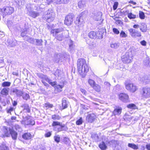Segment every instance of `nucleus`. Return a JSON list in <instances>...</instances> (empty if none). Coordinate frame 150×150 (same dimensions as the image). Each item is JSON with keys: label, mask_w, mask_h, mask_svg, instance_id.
Instances as JSON below:
<instances>
[{"label": "nucleus", "mask_w": 150, "mask_h": 150, "mask_svg": "<svg viewBox=\"0 0 150 150\" xmlns=\"http://www.w3.org/2000/svg\"><path fill=\"white\" fill-rule=\"evenodd\" d=\"M77 65L78 72L80 74L87 72L89 69L85 59H78Z\"/></svg>", "instance_id": "1"}, {"label": "nucleus", "mask_w": 150, "mask_h": 150, "mask_svg": "<svg viewBox=\"0 0 150 150\" xmlns=\"http://www.w3.org/2000/svg\"><path fill=\"white\" fill-rule=\"evenodd\" d=\"M63 29L61 28L58 29H54L52 30L51 33L53 34L54 36H56V38L59 41H61L64 38L62 32L63 31Z\"/></svg>", "instance_id": "2"}, {"label": "nucleus", "mask_w": 150, "mask_h": 150, "mask_svg": "<svg viewBox=\"0 0 150 150\" xmlns=\"http://www.w3.org/2000/svg\"><path fill=\"white\" fill-rule=\"evenodd\" d=\"M55 14L52 10H49L43 16V18L48 23H51L54 19Z\"/></svg>", "instance_id": "3"}, {"label": "nucleus", "mask_w": 150, "mask_h": 150, "mask_svg": "<svg viewBox=\"0 0 150 150\" xmlns=\"http://www.w3.org/2000/svg\"><path fill=\"white\" fill-rule=\"evenodd\" d=\"M86 12H82L76 18L75 22L76 25L78 26L82 25L84 23L85 18L86 16Z\"/></svg>", "instance_id": "4"}, {"label": "nucleus", "mask_w": 150, "mask_h": 150, "mask_svg": "<svg viewBox=\"0 0 150 150\" xmlns=\"http://www.w3.org/2000/svg\"><path fill=\"white\" fill-rule=\"evenodd\" d=\"M26 8L28 11L27 13L33 18H35L39 16V12L33 11L32 8L29 6L28 5L26 7Z\"/></svg>", "instance_id": "5"}, {"label": "nucleus", "mask_w": 150, "mask_h": 150, "mask_svg": "<svg viewBox=\"0 0 150 150\" xmlns=\"http://www.w3.org/2000/svg\"><path fill=\"white\" fill-rule=\"evenodd\" d=\"M126 89L132 93H134L138 89V87L135 84L132 83L125 84Z\"/></svg>", "instance_id": "6"}, {"label": "nucleus", "mask_w": 150, "mask_h": 150, "mask_svg": "<svg viewBox=\"0 0 150 150\" xmlns=\"http://www.w3.org/2000/svg\"><path fill=\"white\" fill-rule=\"evenodd\" d=\"M0 11H1L5 15H10L13 12L14 9L11 7L6 6L3 8L2 9L0 8Z\"/></svg>", "instance_id": "7"}, {"label": "nucleus", "mask_w": 150, "mask_h": 150, "mask_svg": "<svg viewBox=\"0 0 150 150\" xmlns=\"http://www.w3.org/2000/svg\"><path fill=\"white\" fill-rule=\"evenodd\" d=\"M74 15L72 14H69L65 17L64 23L67 25H71L73 22Z\"/></svg>", "instance_id": "8"}, {"label": "nucleus", "mask_w": 150, "mask_h": 150, "mask_svg": "<svg viewBox=\"0 0 150 150\" xmlns=\"http://www.w3.org/2000/svg\"><path fill=\"white\" fill-rule=\"evenodd\" d=\"M122 60L124 63H129L131 62L132 59V56H130L129 52H127L125 55L122 56Z\"/></svg>", "instance_id": "9"}, {"label": "nucleus", "mask_w": 150, "mask_h": 150, "mask_svg": "<svg viewBox=\"0 0 150 150\" xmlns=\"http://www.w3.org/2000/svg\"><path fill=\"white\" fill-rule=\"evenodd\" d=\"M142 96L147 98L150 97V88L144 87L143 88L142 92Z\"/></svg>", "instance_id": "10"}, {"label": "nucleus", "mask_w": 150, "mask_h": 150, "mask_svg": "<svg viewBox=\"0 0 150 150\" xmlns=\"http://www.w3.org/2000/svg\"><path fill=\"white\" fill-rule=\"evenodd\" d=\"M38 76L42 79V80H45L52 86H53L55 84L54 82H52V81L49 79L46 75H45L41 74H37Z\"/></svg>", "instance_id": "11"}, {"label": "nucleus", "mask_w": 150, "mask_h": 150, "mask_svg": "<svg viewBox=\"0 0 150 150\" xmlns=\"http://www.w3.org/2000/svg\"><path fill=\"white\" fill-rule=\"evenodd\" d=\"M96 117V115L93 113L88 114L86 117V120L88 122L92 123L95 120Z\"/></svg>", "instance_id": "12"}, {"label": "nucleus", "mask_w": 150, "mask_h": 150, "mask_svg": "<svg viewBox=\"0 0 150 150\" xmlns=\"http://www.w3.org/2000/svg\"><path fill=\"white\" fill-rule=\"evenodd\" d=\"M23 121L25 125H33L35 122L34 121L31 119L30 117H26L24 118Z\"/></svg>", "instance_id": "13"}, {"label": "nucleus", "mask_w": 150, "mask_h": 150, "mask_svg": "<svg viewBox=\"0 0 150 150\" xmlns=\"http://www.w3.org/2000/svg\"><path fill=\"white\" fill-rule=\"evenodd\" d=\"M119 98L122 101L127 102L128 100V96L125 93H121L119 95Z\"/></svg>", "instance_id": "14"}, {"label": "nucleus", "mask_w": 150, "mask_h": 150, "mask_svg": "<svg viewBox=\"0 0 150 150\" xmlns=\"http://www.w3.org/2000/svg\"><path fill=\"white\" fill-rule=\"evenodd\" d=\"M54 82L55 84L52 86H54L55 90H57L58 92H61L62 91V89L64 86V84L63 83H62L60 84H57L56 83V82L55 81H53Z\"/></svg>", "instance_id": "15"}, {"label": "nucleus", "mask_w": 150, "mask_h": 150, "mask_svg": "<svg viewBox=\"0 0 150 150\" xmlns=\"http://www.w3.org/2000/svg\"><path fill=\"white\" fill-rule=\"evenodd\" d=\"M47 1L48 3L53 2L56 4H66L68 1V0H47Z\"/></svg>", "instance_id": "16"}, {"label": "nucleus", "mask_w": 150, "mask_h": 150, "mask_svg": "<svg viewBox=\"0 0 150 150\" xmlns=\"http://www.w3.org/2000/svg\"><path fill=\"white\" fill-rule=\"evenodd\" d=\"M12 129L5 127L3 131L5 136L7 137H10L11 132V130Z\"/></svg>", "instance_id": "17"}, {"label": "nucleus", "mask_w": 150, "mask_h": 150, "mask_svg": "<svg viewBox=\"0 0 150 150\" xmlns=\"http://www.w3.org/2000/svg\"><path fill=\"white\" fill-rule=\"evenodd\" d=\"M12 92L15 93L17 96L20 97L22 96L23 92L21 90H19L17 88H14L13 89Z\"/></svg>", "instance_id": "18"}, {"label": "nucleus", "mask_w": 150, "mask_h": 150, "mask_svg": "<svg viewBox=\"0 0 150 150\" xmlns=\"http://www.w3.org/2000/svg\"><path fill=\"white\" fill-rule=\"evenodd\" d=\"M101 13L100 12H98L94 13L93 18L96 21L100 20L101 19Z\"/></svg>", "instance_id": "19"}, {"label": "nucleus", "mask_w": 150, "mask_h": 150, "mask_svg": "<svg viewBox=\"0 0 150 150\" xmlns=\"http://www.w3.org/2000/svg\"><path fill=\"white\" fill-rule=\"evenodd\" d=\"M9 90V88H4L1 90L0 93L2 95L6 96L8 95Z\"/></svg>", "instance_id": "20"}, {"label": "nucleus", "mask_w": 150, "mask_h": 150, "mask_svg": "<svg viewBox=\"0 0 150 150\" xmlns=\"http://www.w3.org/2000/svg\"><path fill=\"white\" fill-rule=\"evenodd\" d=\"M56 126H59L63 128L64 127L65 125L58 121H53L52 124V126L54 127Z\"/></svg>", "instance_id": "21"}, {"label": "nucleus", "mask_w": 150, "mask_h": 150, "mask_svg": "<svg viewBox=\"0 0 150 150\" xmlns=\"http://www.w3.org/2000/svg\"><path fill=\"white\" fill-rule=\"evenodd\" d=\"M88 36L90 38L93 39L96 38L97 37L96 32L93 31L89 32Z\"/></svg>", "instance_id": "22"}, {"label": "nucleus", "mask_w": 150, "mask_h": 150, "mask_svg": "<svg viewBox=\"0 0 150 150\" xmlns=\"http://www.w3.org/2000/svg\"><path fill=\"white\" fill-rule=\"evenodd\" d=\"M10 135L13 140H15L17 139L18 135L17 133L13 129L11 130Z\"/></svg>", "instance_id": "23"}, {"label": "nucleus", "mask_w": 150, "mask_h": 150, "mask_svg": "<svg viewBox=\"0 0 150 150\" xmlns=\"http://www.w3.org/2000/svg\"><path fill=\"white\" fill-rule=\"evenodd\" d=\"M23 138L26 140L30 139L32 138V135L30 133H25L22 136Z\"/></svg>", "instance_id": "24"}, {"label": "nucleus", "mask_w": 150, "mask_h": 150, "mask_svg": "<svg viewBox=\"0 0 150 150\" xmlns=\"http://www.w3.org/2000/svg\"><path fill=\"white\" fill-rule=\"evenodd\" d=\"M120 45L119 42H112L110 44V46L112 48L116 49L119 47Z\"/></svg>", "instance_id": "25"}, {"label": "nucleus", "mask_w": 150, "mask_h": 150, "mask_svg": "<svg viewBox=\"0 0 150 150\" xmlns=\"http://www.w3.org/2000/svg\"><path fill=\"white\" fill-rule=\"evenodd\" d=\"M92 88L97 92H99L101 91V87L98 84L96 83Z\"/></svg>", "instance_id": "26"}, {"label": "nucleus", "mask_w": 150, "mask_h": 150, "mask_svg": "<svg viewBox=\"0 0 150 150\" xmlns=\"http://www.w3.org/2000/svg\"><path fill=\"white\" fill-rule=\"evenodd\" d=\"M121 108H116L114 110L113 113L115 115H119L121 113Z\"/></svg>", "instance_id": "27"}, {"label": "nucleus", "mask_w": 150, "mask_h": 150, "mask_svg": "<svg viewBox=\"0 0 150 150\" xmlns=\"http://www.w3.org/2000/svg\"><path fill=\"white\" fill-rule=\"evenodd\" d=\"M67 107V103L66 100L63 99L62 101V109H64Z\"/></svg>", "instance_id": "28"}, {"label": "nucleus", "mask_w": 150, "mask_h": 150, "mask_svg": "<svg viewBox=\"0 0 150 150\" xmlns=\"http://www.w3.org/2000/svg\"><path fill=\"white\" fill-rule=\"evenodd\" d=\"M128 146L134 149H138V145H136L133 143H128Z\"/></svg>", "instance_id": "29"}, {"label": "nucleus", "mask_w": 150, "mask_h": 150, "mask_svg": "<svg viewBox=\"0 0 150 150\" xmlns=\"http://www.w3.org/2000/svg\"><path fill=\"white\" fill-rule=\"evenodd\" d=\"M99 148L102 150H105L107 148V146L104 142H102L99 145Z\"/></svg>", "instance_id": "30"}, {"label": "nucleus", "mask_w": 150, "mask_h": 150, "mask_svg": "<svg viewBox=\"0 0 150 150\" xmlns=\"http://www.w3.org/2000/svg\"><path fill=\"white\" fill-rule=\"evenodd\" d=\"M32 150H45V148L42 145H39L35 146Z\"/></svg>", "instance_id": "31"}, {"label": "nucleus", "mask_w": 150, "mask_h": 150, "mask_svg": "<svg viewBox=\"0 0 150 150\" xmlns=\"http://www.w3.org/2000/svg\"><path fill=\"white\" fill-rule=\"evenodd\" d=\"M127 107L131 109L135 110L137 109V107L134 104H130L127 106Z\"/></svg>", "instance_id": "32"}, {"label": "nucleus", "mask_w": 150, "mask_h": 150, "mask_svg": "<svg viewBox=\"0 0 150 150\" xmlns=\"http://www.w3.org/2000/svg\"><path fill=\"white\" fill-rule=\"evenodd\" d=\"M144 82L147 83H150V76L146 75L144 76V79L143 80Z\"/></svg>", "instance_id": "33"}, {"label": "nucleus", "mask_w": 150, "mask_h": 150, "mask_svg": "<svg viewBox=\"0 0 150 150\" xmlns=\"http://www.w3.org/2000/svg\"><path fill=\"white\" fill-rule=\"evenodd\" d=\"M42 40L41 39H35V44L37 45H42Z\"/></svg>", "instance_id": "34"}, {"label": "nucleus", "mask_w": 150, "mask_h": 150, "mask_svg": "<svg viewBox=\"0 0 150 150\" xmlns=\"http://www.w3.org/2000/svg\"><path fill=\"white\" fill-rule=\"evenodd\" d=\"M88 83L92 87L96 84L95 82L91 79H89L88 80Z\"/></svg>", "instance_id": "35"}, {"label": "nucleus", "mask_w": 150, "mask_h": 150, "mask_svg": "<svg viewBox=\"0 0 150 150\" xmlns=\"http://www.w3.org/2000/svg\"><path fill=\"white\" fill-rule=\"evenodd\" d=\"M78 6L80 8H82L86 6L85 2L82 1H80L79 2Z\"/></svg>", "instance_id": "36"}, {"label": "nucleus", "mask_w": 150, "mask_h": 150, "mask_svg": "<svg viewBox=\"0 0 150 150\" xmlns=\"http://www.w3.org/2000/svg\"><path fill=\"white\" fill-rule=\"evenodd\" d=\"M120 37L121 38H126L127 35L123 30H121L120 33Z\"/></svg>", "instance_id": "37"}, {"label": "nucleus", "mask_w": 150, "mask_h": 150, "mask_svg": "<svg viewBox=\"0 0 150 150\" xmlns=\"http://www.w3.org/2000/svg\"><path fill=\"white\" fill-rule=\"evenodd\" d=\"M22 97L24 100H27L30 98V96L29 95L26 93H23V94L22 95Z\"/></svg>", "instance_id": "38"}, {"label": "nucleus", "mask_w": 150, "mask_h": 150, "mask_svg": "<svg viewBox=\"0 0 150 150\" xmlns=\"http://www.w3.org/2000/svg\"><path fill=\"white\" fill-rule=\"evenodd\" d=\"M22 107L24 108V110H26L27 112H30V110L29 109V106L28 104H24L22 105Z\"/></svg>", "instance_id": "39"}, {"label": "nucleus", "mask_w": 150, "mask_h": 150, "mask_svg": "<svg viewBox=\"0 0 150 150\" xmlns=\"http://www.w3.org/2000/svg\"><path fill=\"white\" fill-rule=\"evenodd\" d=\"M141 35L140 33L139 32L136 31L134 34L132 35V36L133 38H136L137 37H140Z\"/></svg>", "instance_id": "40"}, {"label": "nucleus", "mask_w": 150, "mask_h": 150, "mask_svg": "<svg viewBox=\"0 0 150 150\" xmlns=\"http://www.w3.org/2000/svg\"><path fill=\"white\" fill-rule=\"evenodd\" d=\"M54 138L55 141L57 143H58L60 142V137L59 135L55 136Z\"/></svg>", "instance_id": "41"}, {"label": "nucleus", "mask_w": 150, "mask_h": 150, "mask_svg": "<svg viewBox=\"0 0 150 150\" xmlns=\"http://www.w3.org/2000/svg\"><path fill=\"white\" fill-rule=\"evenodd\" d=\"M61 73L62 72L60 70L57 69L55 71L54 73V75L56 76V77L60 76H61Z\"/></svg>", "instance_id": "42"}, {"label": "nucleus", "mask_w": 150, "mask_h": 150, "mask_svg": "<svg viewBox=\"0 0 150 150\" xmlns=\"http://www.w3.org/2000/svg\"><path fill=\"white\" fill-rule=\"evenodd\" d=\"M61 117L58 115H52V118L54 120H59L60 119Z\"/></svg>", "instance_id": "43"}, {"label": "nucleus", "mask_w": 150, "mask_h": 150, "mask_svg": "<svg viewBox=\"0 0 150 150\" xmlns=\"http://www.w3.org/2000/svg\"><path fill=\"white\" fill-rule=\"evenodd\" d=\"M146 28V25L145 24H143V25H142V26L141 27L140 29L142 32H145L147 30Z\"/></svg>", "instance_id": "44"}, {"label": "nucleus", "mask_w": 150, "mask_h": 150, "mask_svg": "<svg viewBox=\"0 0 150 150\" xmlns=\"http://www.w3.org/2000/svg\"><path fill=\"white\" fill-rule=\"evenodd\" d=\"M11 84V83L10 82L5 81L2 83V86L3 87L9 86Z\"/></svg>", "instance_id": "45"}, {"label": "nucleus", "mask_w": 150, "mask_h": 150, "mask_svg": "<svg viewBox=\"0 0 150 150\" xmlns=\"http://www.w3.org/2000/svg\"><path fill=\"white\" fill-rule=\"evenodd\" d=\"M128 17L130 19H134L136 18V16L130 13L128 14Z\"/></svg>", "instance_id": "46"}, {"label": "nucleus", "mask_w": 150, "mask_h": 150, "mask_svg": "<svg viewBox=\"0 0 150 150\" xmlns=\"http://www.w3.org/2000/svg\"><path fill=\"white\" fill-rule=\"evenodd\" d=\"M139 16L140 18L141 19H144L145 18V15L144 13L142 11H140L139 12Z\"/></svg>", "instance_id": "47"}, {"label": "nucleus", "mask_w": 150, "mask_h": 150, "mask_svg": "<svg viewBox=\"0 0 150 150\" xmlns=\"http://www.w3.org/2000/svg\"><path fill=\"white\" fill-rule=\"evenodd\" d=\"M83 121L82 117H80L79 119L76 122V124L78 125H80L82 124Z\"/></svg>", "instance_id": "48"}, {"label": "nucleus", "mask_w": 150, "mask_h": 150, "mask_svg": "<svg viewBox=\"0 0 150 150\" xmlns=\"http://www.w3.org/2000/svg\"><path fill=\"white\" fill-rule=\"evenodd\" d=\"M91 137L95 140H98L99 139V137L96 134L94 133L92 134Z\"/></svg>", "instance_id": "49"}, {"label": "nucleus", "mask_w": 150, "mask_h": 150, "mask_svg": "<svg viewBox=\"0 0 150 150\" xmlns=\"http://www.w3.org/2000/svg\"><path fill=\"white\" fill-rule=\"evenodd\" d=\"M1 150H9L8 148L5 145H2L1 148Z\"/></svg>", "instance_id": "50"}, {"label": "nucleus", "mask_w": 150, "mask_h": 150, "mask_svg": "<svg viewBox=\"0 0 150 150\" xmlns=\"http://www.w3.org/2000/svg\"><path fill=\"white\" fill-rule=\"evenodd\" d=\"M113 32L114 33L117 35L118 34L120 33L119 31L116 28H113Z\"/></svg>", "instance_id": "51"}, {"label": "nucleus", "mask_w": 150, "mask_h": 150, "mask_svg": "<svg viewBox=\"0 0 150 150\" xmlns=\"http://www.w3.org/2000/svg\"><path fill=\"white\" fill-rule=\"evenodd\" d=\"M52 132H49L45 134V137H48L51 135Z\"/></svg>", "instance_id": "52"}, {"label": "nucleus", "mask_w": 150, "mask_h": 150, "mask_svg": "<svg viewBox=\"0 0 150 150\" xmlns=\"http://www.w3.org/2000/svg\"><path fill=\"white\" fill-rule=\"evenodd\" d=\"M136 31L135 30L133 29H130L129 30V31L131 33L130 35L131 36H132V35L134 34Z\"/></svg>", "instance_id": "53"}, {"label": "nucleus", "mask_w": 150, "mask_h": 150, "mask_svg": "<svg viewBox=\"0 0 150 150\" xmlns=\"http://www.w3.org/2000/svg\"><path fill=\"white\" fill-rule=\"evenodd\" d=\"M28 42L33 44H35V39H34L33 38H30V39H29Z\"/></svg>", "instance_id": "54"}, {"label": "nucleus", "mask_w": 150, "mask_h": 150, "mask_svg": "<svg viewBox=\"0 0 150 150\" xmlns=\"http://www.w3.org/2000/svg\"><path fill=\"white\" fill-rule=\"evenodd\" d=\"M15 129L17 130L20 131L21 128V127L18 125H15Z\"/></svg>", "instance_id": "55"}, {"label": "nucleus", "mask_w": 150, "mask_h": 150, "mask_svg": "<svg viewBox=\"0 0 150 150\" xmlns=\"http://www.w3.org/2000/svg\"><path fill=\"white\" fill-rule=\"evenodd\" d=\"M53 105L52 104H50L49 103H47L45 104V106L46 107H48V108H52Z\"/></svg>", "instance_id": "56"}, {"label": "nucleus", "mask_w": 150, "mask_h": 150, "mask_svg": "<svg viewBox=\"0 0 150 150\" xmlns=\"http://www.w3.org/2000/svg\"><path fill=\"white\" fill-rule=\"evenodd\" d=\"M118 5V3L117 2H115L114 3L113 6V8L114 10H116L117 7Z\"/></svg>", "instance_id": "57"}, {"label": "nucleus", "mask_w": 150, "mask_h": 150, "mask_svg": "<svg viewBox=\"0 0 150 150\" xmlns=\"http://www.w3.org/2000/svg\"><path fill=\"white\" fill-rule=\"evenodd\" d=\"M146 42L144 40H143L140 42L141 44L143 46H146Z\"/></svg>", "instance_id": "58"}, {"label": "nucleus", "mask_w": 150, "mask_h": 150, "mask_svg": "<svg viewBox=\"0 0 150 150\" xmlns=\"http://www.w3.org/2000/svg\"><path fill=\"white\" fill-rule=\"evenodd\" d=\"M14 108L12 107L10 108L7 111L8 112L11 113V111H12L14 110Z\"/></svg>", "instance_id": "59"}, {"label": "nucleus", "mask_w": 150, "mask_h": 150, "mask_svg": "<svg viewBox=\"0 0 150 150\" xmlns=\"http://www.w3.org/2000/svg\"><path fill=\"white\" fill-rule=\"evenodd\" d=\"M11 21H8L7 22V24L8 27H10L11 25Z\"/></svg>", "instance_id": "60"}, {"label": "nucleus", "mask_w": 150, "mask_h": 150, "mask_svg": "<svg viewBox=\"0 0 150 150\" xmlns=\"http://www.w3.org/2000/svg\"><path fill=\"white\" fill-rule=\"evenodd\" d=\"M145 65L150 67V61L147 60L145 62Z\"/></svg>", "instance_id": "61"}, {"label": "nucleus", "mask_w": 150, "mask_h": 150, "mask_svg": "<svg viewBox=\"0 0 150 150\" xmlns=\"http://www.w3.org/2000/svg\"><path fill=\"white\" fill-rule=\"evenodd\" d=\"M69 47L71 49L73 47V42L72 41H71L70 43L69 44Z\"/></svg>", "instance_id": "62"}, {"label": "nucleus", "mask_w": 150, "mask_h": 150, "mask_svg": "<svg viewBox=\"0 0 150 150\" xmlns=\"http://www.w3.org/2000/svg\"><path fill=\"white\" fill-rule=\"evenodd\" d=\"M26 33L27 32L26 31L22 32L21 34V35L23 37H25V35L26 34Z\"/></svg>", "instance_id": "63"}, {"label": "nucleus", "mask_w": 150, "mask_h": 150, "mask_svg": "<svg viewBox=\"0 0 150 150\" xmlns=\"http://www.w3.org/2000/svg\"><path fill=\"white\" fill-rule=\"evenodd\" d=\"M104 84L105 85L107 86L108 87H110V83L108 82H105L104 83Z\"/></svg>", "instance_id": "64"}]
</instances>
